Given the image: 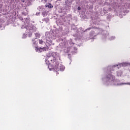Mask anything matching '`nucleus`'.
<instances>
[{
    "label": "nucleus",
    "mask_w": 130,
    "mask_h": 130,
    "mask_svg": "<svg viewBox=\"0 0 130 130\" xmlns=\"http://www.w3.org/2000/svg\"><path fill=\"white\" fill-rule=\"evenodd\" d=\"M115 38H116L115 36H111L109 38V40H115Z\"/></svg>",
    "instance_id": "nucleus-17"
},
{
    "label": "nucleus",
    "mask_w": 130,
    "mask_h": 130,
    "mask_svg": "<svg viewBox=\"0 0 130 130\" xmlns=\"http://www.w3.org/2000/svg\"><path fill=\"white\" fill-rule=\"evenodd\" d=\"M3 24H4V21L3 19H0V30H3V29H4V26H3Z\"/></svg>",
    "instance_id": "nucleus-14"
},
{
    "label": "nucleus",
    "mask_w": 130,
    "mask_h": 130,
    "mask_svg": "<svg viewBox=\"0 0 130 130\" xmlns=\"http://www.w3.org/2000/svg\"><path fill=\"white\" fill-rule=\"evenodd\" d=\"M68 58H69L70 60H72V58H71V54H68Z\"/></svg>",
    "instance_id": "nucleus-21"
},
{
    "label": "nucleus",
    "mask_w": 130,
    "mask_h": 130,
    "mask_svg": "<svg viewBox=\"0 0 130 130\" xmlns=\"http://www.w3.org/2000/svg\"><path fill=\"white\" fill-rule=\"evenodd\" d=\"M43 21L44 22H46V23H48V22H49V19L46 18H44L43 19Z\"/></svg>",
    "instance_id": "nucleus-18"
},
{
    "label": "nucleus",
    "mask_w": 130,
    "mask_h": 130,
    "mask_svg": "<svg viewBox=\"0 0 130 130\" xmlns=\"http://www.w3.org/2000/svg\"><path fill=\"white\" fill-rule=\"evenodd\" d=\"M14 3H16V4H20L22 7H25L24 4H25V0H13ZM33 1L35 0H27L25 2V6L26 7H29V6H31L32 5V2Z\"/></svg>",
    "instance_id": "nucleus-9"
},
{
    "label": "nucleus",
    "mask_w": 130,
    "mask_h": 130,
    "mask_svg": "<svg viewBox=\"0 0 130 130\" xmlns=\"http://www.w3.org/2000/svg\"><path fill=\"white\" fill-rule=\"evenodd\" d=\"M59 46L61 48H64V52L68 53L70 52L71 49L74 48L75 51H72L73 54L77 53V47H73V45H75V43H73V40L70 39L69 42L66 40H61L60 41Z\"/></svg>",
    "instance_id": "nucleus-5"
},
{
    "label": "nucleus",
    "mask_w": 130,
    "mask_h": 130,
    "mask_svg": "<svg viewBox=\"0 0 130 130\" xmlns=\"http://www.w3.org/2000/svg\"><path fill=\"white\" fill-rule=\"evenodd\" d=\"M59 60H60L59 54L56 52H51L47 54L45 61L49 71H54L56 73H58L59 71L63 72L66 69L64 66L59 64Z\"/></svg>",
    "instance_id": "nucleus-2"
},
{
    "label": "nucleus",
    "mask_w": 130,
    "mask_h": 130,
    "mask_svg": "<svg viewBox=\"0 0 130 130\" xmlns=\"http://www.w3.org/2000/svg\"><path fill=\"white\" fill-rule=\"evenodd\" d=\"M38 10H39L40 11V12H41L43 11L44 9H43V6H39L38 8Z\"/></svg>",
    "instance_id": "nucleus-16"
},
{
    "label": "nucleus",
    "mask_w": 130,
    "mask_h": 130,
    "mask_svg": "<svg viewBox=\"0 0 130 130\" xmlns=\"http://www.w3.org/2000/svg\"><path fill=\"white\" fill-rule=\"evenodd\" d=\"M39 41V39L37 38L32 39V46L35 48V50L37 52H42V51H46L47 50H48V48L40 47L39 48L37 47V44H38Z\"/></svg>",
    "instance_id": "nucleus-7"
},
{
    "label": "nucleus",
    "mask_w": 130,
    "mask_h": 130,
    "mask_svg": "<svg viewBox=\"0 0 130 130\" xmlns=\"http://www.w3.org/2000/svg\"><path fill=\"white\" fill-rule=\"evenodd\" d=\"M39 15H40V12H37L36 13V15H37V16H39Z\"/></svg>",
    "instance_id": "nucleus-22"
},
{
    "label": "nucleus",
    "mask_w": 130,
    "mask_h": 130,
    "mask_svg": "<svg viewBox=\"0 0 130 130\" xmlns=\"http://www.w3.org/2000/svg\"><path fill=\"white\" fill-rule=\"evenodd\" d=\"M77 9H78V11H80V10H81V7H78Z\"/></svg>",
    "instance_id": "nucleus-23"
},
{
    "label": "nucleus",
    "mask_w": 130,
    "mask_h": 130,
    "mask_svg": "<svg viewBox=\"0 0 130 130\" xmlns=\"http://www.w3.org/2000/svg\"><path fill=\"white\" fill-rule=\"evenodd\" d=\"M42 16H43L44 17H46V16L48 15L47 12H46V11H45V9H44L42 11Z\"/></svg>",
    "instance_id": "nucleus-15"
},
{
    "label": "nucleus",
    "mask_w": 130,
    "mask_h": 130,
    "mask_svg": "<svg viewBox=\"0 0 130 130\" xmlns=\"http://www.w3.org/2000/svg\"><path fill=\"white\" fill-rule=\"evenodd\" d=\"M103 21L101 20L100 18L93 19L92 23L94 25H102Z\"/></svg>",
    "instance_id": "nucleus-10"
},
{
    "label": "nucleus",
    "mask_w": 130,
    "mask_h": 130,
    "mask_svg": "<svg viewBox=\"0 0 130 130\" xmlns=\"http://www.w3.org/2000/svg\"><path fill=\"white\" fill-rule=\"evenodd\" d=\"M48 1H52V0H48Z\"/></svg>",
    "instance_id": "nucleus-25"
},
{
    "label": "nucleus",
    "mask_w": 130,
    "mask_h": 130,
    "mask_svg": "<svg viewBox=\"0 0 130 130\" xmlns=\"http://www.w3.org/2000/svg\"><path fill=\"white\" fill-rule=\"evenodd\" d=\"M76 34L74 35V36H76L78 38V39H84L85 41H88L89 39H92V38H94V36H96L97 34H102V39L103 41H106V39L109 37V33L108 31L106 30H103L101 28H96V29H94L92 30L90 32V38H84L83 37H81V34L84 33L85 31L83 30V28L80 27L79 29L76 28L75 29Z\"/></svg>",
    "instance_id": "nucleus-3"
},
{
    "label": "nucleus",
    "mask_w": 130,
    "mask_h": 130,
    "mask_svg": "<svg viewBox=\"0 0 130 130\" xmlns=\"http://www.w3.org/2000/svg\"><path fill=\"white\" fill-rule=\"evenodd\" d=\"M22 16H27V15H28V13L25 12H22Z\"/></svg>",
    "instance_id": "nucleus-20"
},
{
    "label": "nucleus",
    "mask_w": 130,
    "mask_h": 130,
    "mask_svg": "<svg viewBox=\"0 0 130 130\" xmlns=\"http://www.w3.org/2000/svg\"><path fill=\"white\" fill-rule=\"evenodd\" d=\"M45 36L46 37V39L43 41V40H40V44H45L47 46L46 48L48 49V46H52L54 45V43L52 42V39H55L57 37V34L55 35L54 32L52 31H47L45 33Z\"/></svg>",
    "instance_id": "nucleus-4"
},
{
    "label": "nucleus",
    "mask_w": 130,
    "mask_h": 130,
    "mask_svg": "<svg viewBox=\"0 0 130 130\" xmlns=\"http://www.w3.org/2000/svg\"><path fill=\"white\" fill-rule=\"evenodd\" d=\"M65 21H67V22H71L72 20H73V18H72V15L69 14L65 18Z\"/></svg>",
    "instance_id": "nucleus-11"
},
{
    "label": "nucleus",
    "mask_w": 130,
    "mask_h": 130,
    "mask_svg": "<svg viewBox=\"0 0 130 130\" xmlns=\"http://www.w3.org/2000/svg\"><path fill=\"white\" fill-rule=\"evenodd\" d=\"M19 19L21 22V29H25L26 27H28L29 25H32V24H30V18L28 17H26L23 18L22 17H19Z\"/></svg>",
    "instance_id": "nucleus-8"
},
{
    "label": "nucleus",
    "mask_w": 130,
    "mask_h": 130,
    "mask_svg": "<svg viewBox=\"0 0 130 130\" xmlns=\"http://www.w3.org/2000/svg\"><path fill=\"white\" fill-rule=\"evenodd\" d=\"M24 29H26L25 31V33L26 34H23L22 37L23 39L27 38V36L31 37V36H32V33H33V32H36V30H37L36 26L33 25V24H29V25L25 27Z\"/></svg>",
    "instance_id": "nucleus-6"
},
{
    "label": "nucleus",
    "mask_w": 130,
    "mask_h": 130,
    "mask_svg": "<svg viewBox=\"0 0 130 130\" xmlns=\"http://www.w3.org/2000/svg\"><path fill=\"white\" fill-rule=\"evenodd\" d=\"M46 8H48V9H52L53 8V6L51 5L50 3H47L46 5H45Z\"/></svg>",
    "instance_id": "nucleus-13"
},
{
    "label": "nucleus",
    "mask_w": 130,
    "mask_h": 130,
    "mask_svg": "<svg viewBox=\"0 0 130 130\" xmlns=\"http://www.w3.org/2000/svg\"><path fill=\"white\" fill-rule=\"evenodd\" d=\"M130 66L129 62H122L114 65H110L104 69L106 73L105 76H102L101 81L104 86H122V85H130V82L120 83L118 79H116L115 76L112 75V72L114 71L115 68L118 70L123 67H128Z\"/></svg>",
    "instance_id": "nucleus-1"
},
{
    "label": "nucleus",
    "mask_w": 130,
    "mask_h": 130,
    "mask_svg": "<svg viewBox=\"0 0 130 130\" xmlns=\"http://www.w3.org/2000/svg\"><path fill=\"white\" fill-rule=\"evenodd\" d=\"M116 75L117 77H121V76H122V71L118 70L116 72Z\"/></svg>",
    "instance_id": "nucleus-12"
},
{
    "label": "nucleus",
    "mask_w": 130,
    "mask_h": 130,
    "mask_svg": "<svg viewBox=\"0 0 130 130\" xmlns=\"http://www.w3.org/2000/svg\"><path fill=\"white\" fill-rule=\"evenodd\" d=\"M35 35L36 37H37V38H40V34H39L38 33H36V34H35Z\"/></svg>",
    "instance_id": "nucleus-19"
},
{
    "label": "nucleus",
    "mask_w": 130,
    "mask_h": 130,
    "mask_svg": "<svg viewBox=\"0 0 130 130\" xmlns=\"http://www.w3.org/2000/svg\"><path fill=\"white\" fill-rule=\"evenodd\" d=\"M91 29H92L91 27H89V28L86 29V31H87V30H91Z\"/></svg>",
    "instance_id": "nucleus-24"
}]
</instances>
